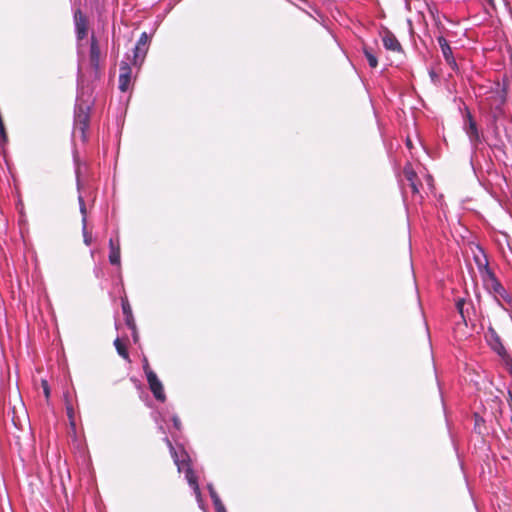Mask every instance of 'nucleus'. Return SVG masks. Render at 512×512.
I'll return each instance as SVG.
<instances>
[{
	"label": "nucleus",
	"mask_w": 512,
	"mask_h": 512,
	"mask_svg": "<svg viewBox=\"0 0 512 512\" xmlns=\"http://www.w3.org/2000/svg\"><path fill=\"white\" fill-rule=\"evenodd\" d=\"M93 105L94 101L91 98H80L75 107L73 134L82 142H86L89 137L90 113Z\"/></svg>",
	"instance_id": "f257e3e1"
},
{
	"label": "nucleus",
	"mask_w": 512,
	"mask_h": 512,
	"mask_svg": "<svg viewBox=\"0 0 512 512\" xmlns=\"http://www.w3.org/2000/svg\"><path fill=\"white\" fill-rule=\"evenodd\" d=\"M484 287L490 292L493 293L496 299L499 301L501 298L503 301L510 303L511 297L509 293L506 291L504 286L497 279L495 273L492 270L486 271V276L482 278Z\"/></svg>",
	"instance_id": "f03ea898"
},
{
	"label": "nucleus",
	"mask_w": 512,
	"mask_h": 512,
	"mask_svg": "<svg viewBox=\"0 0 512 512\" xmlns=\"http://www.w3.org/2000/svg\"><path fill=\"white\" fill-rule=\"evenodd\" d=\"M147 51H148V35L146 32H143L138 41H137V44L133 50V60H132V64L134 66H141V64L143 63L144 59H145V56L147 54Z\"/></svg>",
	"instance_id": "7ed1b4c3"
},
{
	"label": "nucleus",
	"mask_w": 512,
	"mask_h": 512,
	"mask_svg": "<svg viewBox=\"0 0 512 512\" xmlns=\"http://www.w3.org/2000/svg\"><path fill=\"white\" fill-rule=\"evenodd\" d=\"M486 339L490 347L501 357L507 356V351L496 330L490 325L486 334Z\"/></svg>",
	"instance_id": "20e7f679"
},
{
	"label": "nucleus",
	"mask_w": 512,
	"mask_h": 512,
	"mask_svg": "<svg viewBox=\"0 0 512 512\" xmlns=\"http://www.w3.org/2000/svg\"><path fill=\"white\" fill-rule=\"evenodd\" d=\"M147 378V382L149 385V388L153 394V396L161 402H164L166 400V395L164 392V387L162 382L158 379L155 372H149V375Z\"/></svg>",
	"instance_id": "39448f33"
},
{
	"label": "nucleus",
	"mask_w": 512,
	"mask_h": 512,
	"mask_svg": "<svg viewBox=\"0 0 512 512\" xmlns=\"http://www.w3.org/2000/svg\"><path fill=\"white\" fill-rule=\"evenodd\" d=\"M437 42L440 46V49H441V52H442V55L446 61V63L453 69V70H457L458 66H457V63H456V60L453 56V52H452V49L448 43V41L446 40L445 37L443 36H439L437 37Z\"/></svg>",
	"instance_id": "423d86ee"
},
{
	"label": "nucleus",
	"mask_w": 512,
	"mask_h": 512,
	"mask_svg": "<svg viewBox=\"0 0 512 512\" xmlns=\"http://www.w3.org/2000/svg\"><path fill=\"white\" fill-rule=\"evenodd\" d=\"M466 115H465V130L467 135L469 136V139L472 142H478L480 140L477 124L469 111V109L465 108Z\"/></svg>",
	"instance_id": "0eeeda50"
},
{
	"label": "nucleus",
	"mask_w": 512,
	"mask_h": 512,
	"mask_svg": "<svg viewBox=\"0 0 512 512\" xmlns=\"http://www.w3.org/2000/svg\"><path fill=\"white\" fill-rule=\"evenodd\" d=\"M131 84V68L128 63L122 62L119 74V89L122 93L129 91Z\"/></svg>",
	"instance_id": "6e6552de"
},
{
	"label": "nucleus",
	"mask_w": 512,
	"mask_h": 512,
	"mask_svg": "<svg viewBox=\"0 0 512 512\" xmlns=\"http://www.w3.org/2000/svg\"><path fill=\"white\" fill-rule=\"evenodd\" d=\"M75 29H76V35L78 39L85 38L87 34V24L86 19L84 15L81 13V11L75 12Z\"/></svg>",
	"instance_id": "1a4fd4ad"
},
{
	"label": "nucleus",
	"mask_w": 512,
	"mask_h": 512,
	"mask_svg": "<svg viewBox=\"0 0 512 512\" xmlns=\"http://www.w3.org/2000/svg\"><path fill=\"white\" fill-rule=\"evenodd\" d=\"M383 46L390 51L400 52L402 50V46L396 36L390 32H387L383 38Z\"/></svg>",
	"instance_id": "9d476101"
},
{
	"label": "nucleus",
	"mask_w": 512,
	"mask_h": 512,
	"mask_svg": "<svg viewBox=\"0 0 512 512\" xmlns=\"http://www.w3.org/2000/svg\"><path fill=\"white\" fill-rule=\"evenodd\" d=\"M403 174L406 180L409 182V185L412 189L413 193H418V176L416 172L413 170L410 164L406 165L403 169Z\"/></svg>",
	"instance_id": "9b49d317"
},
{
	"label": "nucleus",
	"mask_w": 512,
	"mask_h": 512,
	"mask_svg": "<svg viewBox=\"0 0 512 512\" xmlns=\"http://www.w3.org/2000/svg\"><path fill=\"white\" fill-rule=\"evenodd\" d=\"M99 61H100V49H99L96 38L94 36H92L91 45H90V63L95 71H97L99 68Z\"/></svg>",
	"instance_id": "f8f14e48"
},
{
	"label": "nucleus",
	"mask_w": 512,
	"mask_h": 512,
	"mask_svg": "<svg viewBox=\"0 0 512 512\" xmlns=\"http://www.w3.org/2000/svg\"><path fill=\"white\" fill-rule=\"evenodd\" d=\"M122 311H123V314H124V317H125L126 325L131 330L135 331L136 330L135 319L133 317L132 309H131V306L129 304V301L126 298L122 299Z\"/></svg>",
	"instance_id": "ddd939ff"
},
{
	"label": "nucleus",
	"mask_w": 512,
	"mask_h": 512,
	"mask_svg": "<svg viewBox=\"0 0 512 512\" xmlns=\"http://www.w3.org/2000/svg\"><path fill=\"white\" fill-rule=\"evenodd\" d=\"M109 247H110V253H109V262L112 265H120V244L119 241L115 243L113 239L109 240Z\"/></svg>",
	"instance_id": "4468645a"
},
{
	"label": "nucleus",
	"mask_w": 512,
	"mask_h": 512,
	"mask_svg": "<svg viewBox=\"0 0 512 512\" xmlns=\"http://www.w3.org/2000/svg\"><path fill=\"white\" fill-rule=\"evenodd\" d=\"M480 253V255L474 256V260L479 269L481 277L483 278L484 276H486V271L491 269L489 268L487 256L484 254L482 250H480Z\"/></svg>",
	"instance_id": "2eb2a0df"
},
{
	"label": "nucleus",
	"mask_w": 512,
	"mask_h": 512,
	"mask_svg": "<svg viewBox=\"0 0 512 512\" xmlns=\"http://www.w3.org/2000/svg\"><path fill=\"white\" fill-rule=\"evenodd\" d=\"M80 210L83 215L82 223H83V240L84 243L89 246L92 243V234L89 233L86 229V206L82 198H80Z\"/></svg>",
	"instance_id": "dca6fc26"
},
{
	"label": "nucleus",
	"mask_w": 512,
	"mask_h": 512,
	"mask_svg": "<svg viewBox=\"0 0 512 512\" xmlns=\"http://www.w3.org/2000/svg\"><path fill=\"white\" fill-rule=\"evenodd\" d=\"M209 492H210V497L215 506L216 512H226V509H225L222 501L220 500L219 495L217 494V492L214 490V488L212 486H209Z\"/></svg>",
	"instance_id": "f3484780"
},
{
	"label": "nucleus",
	"mask_w": 512,
	"mask_h": 512,
	"mask_svg": "<svg viewBox=\"0 0 512 512\" xmlns=\"http://www.w3.org/2000/svg\"><path fill=\"white\" fill-rule=\"evenodd\" d=\"M185 477H186L189 485L196 492H198L199 491V485H198V482H197V476H196L195 472L193 471V469L190 466H188L187 469L185 470Z\"/></svg>",
	"instance_id": "a211bd4d"
},
{
	"label": "nucleus",
	"mask_w": 512,
	"mask_h": 512,
	"mask_svg": "<svg viewBox=\"0 0 512 512\" xmlns=\"http://www.w3.org/2000/svg\"><path fill=\"white\" fill-rule=\"evenodd\" d=\"M114 346H115L118 354L122 358H124L125 360L130 362V358H129V353H128L127 347L119 338L115 339Z\"/></svg>",
	"instance_id": "6ab92c4d"
},
{
	"label": "nucleus",
	"mask_w": 512,
	"mask_h": 512,
	"mask_svg": "<svg viewBox=\"0 0 512 512\" xmlns=\"http://www.w3.org/2000/svg\"><path fill=\"white\" fill-rule=\"evenodd\" d=\"M363 53L365 55V58L367 59L368 61V64L371 68H376L377 65H378V60H377V57L374 55V53L372 52L371 49L367 48V47H364L363 48Z\"/></svg>",
	"instance_id": "aec40b11"
},
{
	"label": "nucleus",
	"mask_w": 512,
	"mask_h": 512,
	"mask_svg": "<svg viewBox=\"0 0 512 512\" xmlns=\"http://www.w3.org/2000/svg\"><path fill=\"white\" fill-rule=\"evenodd\" d=\"M428 11L436 25L441 23L440 13L435 6H429Z\"/></svg>",
	"instance_id": "412c9836"
},
{
	"label": "nucleus",
	"mask_w": 512,
	"mask_h": 512,
	"mask_svg": "<svg viewBox=\"0 0 512 512\" xmlns=\"http://www.w3.org/2000/svg\"><path fill=\"white\" fill-rule=\"evenodd\" d=\"M464 306H465V300L463 298L458 299L456 302V308H457L459 314L461 315L463 321L466 322Z\"/></svg>",
	"instance_id": "4be33fe9"
},
{
	"label": "nucleus",
	"mask_w": 512,
	"mask_h": 512,
	"mask_svg": "<svg viewBox=\"0 0 512 512\" xmlns=\"http://www.w3.org/2000/svg\"><path fill=\"white\" fill-rule=\"evenodd\" d=\"M168 446H169V449H170V452H171V455L174 459V462L175 464L178 466V470L180 471L181 467H180V463H179V460H178V454L175 450V448L173 447L172 443L170 442V440L168 438L165 439Z\"/></svg>",
	"instance_id": "5701e85b"
},
{
	"label": "nucleus",
	"mask_w": 512,
	"mask_h": 512,
	"mask_svg": "<svg viewBox=\"0 0 512 512\" xmlns=\"http://www.w3.org/2000/svg\"><path fill=\"white\" fill-rule=\"evenodd\" d=\"M42 387H43L44 395H45L46 399H48L50 397V388H49L48 382L46 380H42Z\"/></svg>",
	"instance_id": "b1692460"
},
{
	"label": "nucleus",
	"mask_w": 512,
	"mask_h": 512,
	"mask_svg": "<svg viewBox=\"0 0 512 512\" xmlns=\"http://www.w3.org/2000/svg\"><path fill=\"white\" fill-rule=\"evenodd\" d=\"M143 370L145 372V375L146 377H148L149 375V372H154L151 368H150V365H149V362L146 358H144V361H143Z\"/></svg>",
	"instance_id": "393cba45"
},
{
	"label": "nucleus",
	"mask_w": 512,
	"mask_h": 512,
	"mask_svg": "<svg viewBox=\"0 0 512 512\" xmlns=\"http://www.w3.org/2000/svg\"><path fill=\"white\" fill-rule=\"evenodd\" d=\"M66 410H67L68 417L72 420L73 416H74V411H73L72 405L71 404H67Z\"/></svg>",
	"instance_id": "a878e982"
},
{
	"label": "nucleus",
	"mask_w": 512,
	"mask_h": 512,
	"mask_svg": "<svg viewBox=\"0 0 512 512\" xmlns=\"http://www.w3.org/2000/svg\"><path fill=\"white\" fill-rule=\"evenodd\" d=\"M481 422H484V420L477 414H475V425L476 427H479L481 425Z\"/></svg>",
	"instance_id": "bb28decb"
},
{
	"label": "nucleus",
	"mask_w": 512,
	"mask_h": 512,
	"mask_svg": "<svg viewBox=\"0 0 512 512\" xmlns=\"http://www.w3.org/2000/svg\"><path fill=\"white\" fill-rule=\"evenodd\" d=\"M493 402L496 404L498 410H499V413L501 414V400L498 399L497 397L495 399H493Z\"/></svg>",
	"instance_id": "cd10ccee"
},
{
	"label": "nucleus",
	"mask_w": 512,
	"mask_h": 512,
	"mask_svg": "<svg viewBox=\"0 0 512 512\" xmlns=\"http://www.w3.org/2000/svg\"><path fill=\"white\" fill-rule=\"evenodd\" d=\"M508 404H509L510 408L512 409V393L511 392H509Z\"/></svg>",
	"instance_id": "c85d7f7f"
},
{
	"label": "nucleus",
	"mask_w": 512,
	"mask_h": 512,
	"mask_svg": "<svg viewBox=\"0 0 512 512\" xmlns=\"http://www.w3.org/2000/svg\"><path fill=\"white\" fill-rule=\"evenodd\" d=\"M406 145L408 148H412V142L409 138H407V140H406Z\"/></svg>",
	"instance_id": "c756f323"
},
{
	"label": "nucleus",
	"mask_w": 512,
	"mask_h": 512,
	"mask_svg": "<svg viewBox=\"0 0 512 512\" xmlns=\"http://www.w3.org/2000/svg\"><path fill=\"white\" fill-rule=\"evenodd\" d=\"M174 423H175V426L178 427V420L176 418L174 419Z\"/></svg>",
	"instance_id": "7c9ffc66"
}]
</instances>
